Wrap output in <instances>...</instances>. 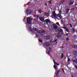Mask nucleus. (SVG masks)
Instances as JSON below:
<instances>
[{"instance_id":"f257e3e1","label":"nucleus","mask_w":77,"mask_h":77,"mask_svg":"<svg viewBox=\"0 0 77 77\" xmlns=\"http://www.w3.org/2000/svg\"><path fill=\"white\" fill-rule=\"evenodd\" d=\"M31 20H32V18L30 17L26 18V23L28 24H32V23H29L31 21Z\"/></svg>"},{"instance_id":"f03ea898","label":"nucleus","mask_w":77,"mask_h":77,"mask_svg":"<svg viewBox=\"0 0 77 77\" xmlns=\"http://www.w3.org/2000/svg\"><path fill=\"white\" fill-rule=\"evenodd\" d=\"M26 14H32V11L31 10H29L27 9L26 10Z\"/></svg>"},{"instance_id":"7ed1b4c3","label":"nucleus","mask_w":77,"mask_h":77,"mask_svg":"<svg viewBox=\"0 0 77 77\" xmlns=\"http://www.w3.org/2000/svg\"><path fill=\"white\" fill-rule=\"evenodd\" d=\"M44 22L45 23H46V24H48V23H51V22H50V20L48 19H46L45 21H44Z\"/></svg>"},{"instance_id":"20e7f679","label":"nucleus","mask_w":77,"mask_h":77,"mask_svg":"<svg viewBox=\"0 0 77 77\" xmlns=\"http://www.w3.org/2000/svg\"><path fill=\"white\" fill-rule=\"evenodd\" d=\"M57 34H58V35H57L56 36V37L57 38H60L61 36H62V35H61V33H60V32H58L57 33Z\"/></svg>"},{"instance_id":"39448f33","label":"nucleus","mask_w":77,"mask_h":77,"mask_svg":"<svg viewBox=\"0 0 77 77\" xmlns=\"http://www.w3.org/2000/svg\"><path fill=\"white\" fill-rule=\"evenodd\" d=\"M43 45L46 47H48L50 46V43H49L45 42L43 44Z\"/></svg>"},{"instance_id":"423d86ee","label":"nucleus","mask_w":77,"mask_h":77,"mask_svg":"<svg viewBox=\"0 0 77 77\" xmlns=\"http://www.w3.org/2000/svg\"><path fill=\"white\" fill-rule=\"evenodd\" d=\"M73 4H74V2L71 0L69 2V6H71V5H72Z\"/></svg>"},{"instance_id":"0eeeda50","label":"nucleus","mask_w":77,"mask_h":77,"mask_svg":"<svg viewBox=\"0 0 77 77\" xmlns=\"http://www.w3.org/2000/svg\"><path fill=\"white\" fill-rule=\"evenodd\" d=\"M45 37H46L45 39L46 40H49L51 38V37L50 35L46 36Z\"/></svg>"},{"instance_id":"6e6552de","label":"nucleus","mask_w":77,"mask_h":77,"mask_svg":"<svg viewBox=\"0 0 77 77\" xmlns=\"http://www.w3.org/2000/svg\"><path fill=\"white\" fill-rule=\"evenodd\" d=\"M39 20H40V21H41L42 22H44L45 21V20H44V18L43 17H39Z\"/></svg>"},{"instance_id":"1a4fd4ad","label":"nucleus","mask_w":77,"mask_h":77,"mask_svg":"<svg viewBox=\"0 0 77 77\" xmlns=\"http://www.w3.org/2000/svg\"><path fill=\"white\" fill-rule=\"evenodd\" d=\"M53 17H55V18L56 17V14L55 11H54V12H53Z\"/></svg>"},{"instance_id":"9d476101","label":"nucleus","mask_w":77,"mask_h":77,"mask_svg":"<svg viewBox=\"0 0 77 77\" xmlns=\"http://www.w3.org/2000/svg\"><path fill=\"white\" fill-rule=\"evenodd\" d=\"M77 52L76 51L74 50L72 51V53L74 55H75L77 54Z\"/></svg>"},{"instance_id":"9b49d317","label":"nucleus","mask_w":77,"mask_h":77,"mask_svg":"<svg viewBox=\"0 0 77 77\" xmlns=\"http://www.w3.org/2000/svg\"><path fill=\"white\" fill-rule=\"evenodd\" d=\"M69 9H66V14H68V12H69Z\"/></svg>"},{"instance_id":"f8f14e48","label":"nucleus","mask_w":77,"mask_h":77,"mask_svg":"<svg viewBox=\"0 0 77 77\" xmlns=\"http://www.w3.org/2000/svg\"><path fill=\"white\" fill-rule=\"evenodd\" d=\"M59 74H60V71H58L56 75L57 76V77H59Z\"/></svg>"},{"instance_id":"ddd939ff","label":"nucleus","mask_w":77,"mask_h":77,"mask_svg":"<svg viewBox=\"0 0 77 77\" xmlns=\"http://www.w3.org/2000/svg\"><path fill=\"white\" fill-rule=\"evenodd\" d=\"M60 4L62 5V4H63L65 2V0H63L61 1L60 2Z\"/></svg>"},{"instance_id":"4468645a","label":"nucleus","mask_w":77,"mask_h":77,"mask_svg":"<svg viewBox=\"0 0 77 77\" xmlns=\"http://www.w3.org/2000/svg\"><path fill=\"white\" fill-rule=\"evenodd\" d=\"M32 30L35 31H38V29H36V28H32Z\"/></svg>"},{"instance_id":"2eb2a0df","label":"nucleus","mask_w":77,"mask_h":77,"mask_svg":"<svg viewBox=\"0 0 77 77\" xmlns=\"http://www.w3.org/2000/svg\"><path fill=\"white\" fill-rule=\"evenodd\" d=\"M57 17H58L59 18H61V14H59L57 15Z\"/></svg>"},{"instance_id":"dca6fc26","label":"nucleus","mask_w":77,"mask_h":77,"mask_svg":"<svg viewBox=\"0 0 77 77\" xmlns=\"http://www.w3.org/2000/svg\"><path fill=\"white\" fill-rule=\"evenodd\" d=\"M38 12L39 13H40V14H41V13L42 12V10H41V9L38 10Z\"/></svg>"},{"instance_id":"f3484780","label":"nucleus","mask_w":77,"mask_h":77,"mask_svg":"<svg viewBox=\"0 0 77 77\" xmlns=\"http://www.w3.org/2000/svg\"><path fill=\"white\" fill-rule=\"evenodd\" d=\"M46 52L48 54H49L50 53V51L48 50L46 51Z\"/></svg>"},{"instance_id":"a211bd4d","label":"nucleus","mask_w":77,"mask_h":77,"mask_svg":"<svg viewBox=\"0 0 77 77\" xmlns=\"http://www.w3.org/2000/svg\"><path fill=\"white\" fill-rule=\"evenodd\" d=\"M29 30L30 32H32V28L31 27H29Z\"/></svg>"},{"instance_id":"6ab92c4d","label":"nucleus","mask_w":77,"mask_h":77,"mask_svg":"<svg viewBox=\"0 0 77 77\" xmlns=\"http://www.w3.org/2000/svg\"><path fill=\"white\" fill-rule=\"evenodd\" d=\"M56 26H54V30H56V29H57V25H56Z\"/></svg>"},{"instance_id":"aec40b11","label":"nucleus","mask_w":77,"mask_h":77,"mask_svg":"<svg viewBox=\"0 0 77 77\" xmlns=\"http://www.w3.org/2000/svg\"><path fill=\"white\" fill-rule=\"evenodd\" d=\"M54 68L55 69H57V66H56V65H55L54 66Z\"/></svg>"},{"instance_id":"412c9836","label":"nucleus","mask_w":77,"mask_h":77,"mask_svg":"<svg viewBox=\"0 0 77 77\" xmlns=\"http://www.w3.org/2000/svg\"><path fill=\"white\" fill-rule=\"evenodd\" d=\"M38 42H41V43H42V40H41L40 39H38Z\"/></svg>"},{"instance_id":"4be33fe9","label":"nucleus","mask_w":77,"mask_h":77,"mask_svg":"<svg viewBox=\"0 0 77 77\" xmlns=\"http://www.w3.org/2000/svg\"><path fill=\"white\" fill-rule=\"evenodd\" d=\"M72 48H77V46H76L75 45H73L72 46Z\"/></svg>"},{"instance_id":"5701e85b","label":"nucleus","mask_w":77,"mask_h":77,"mask_svg":"<svg viewBox=\"0 0 77 77\" xmlns=\"http://www.w3.org/2000/svg\"><path fill=\"white\" fill-rule=\"evenodd\" d=\"M57 41V39L55 40V41L54 40V42H56V43L55 44H57V42H56Z\"/></svg>"},{"instance_id":"b1692460","label":"nucleus","mask_w":77,"mask_h":77,"mask_svg":"<svg viewBox=\"0 0 77 77\" xmlns=\"http://www.w3.org/2000/svg\"><path fill=\"white\" fill-rule=\"evenodd\" d=\"M45 32V31L44 30H42L41 33H44Z\"/></svg>"},{"instance_id":"393cba45","label":"nucleus","mask_w":77,"mask_h":77,"mask_svg":"<svg viewBox=\"0 0 77 77\" xmlns=\"http://www.w3.org/2000/svg\"><path fill=\"white\" fill-rule=\"evenodd\" d=\"M66 32H69V29L67 28L66 29Z\"/></svg>"},{"instance_id":"a878e982","label":"nucleus","mask_w":77,"mask_h":77,"mask_svg":"<svg viewBox=\"0 0 77 77\" xmlns=\"http://www.w3.org/2000/svg\"><path fill=\"white\" fill-rule=\"evenodd\" d=\"M54 65H59V64H57V62H55L54 63Z\"/></svg>"},{"instance_id":"bb28decb","label":"nucleus","mask_w":77,"mask_h":77,"mask_svg":"<svg viewBox=\"0 0 77 77\" xmlns=\"http://www.w3.org/2000/svg\"><path fill=\"white\" fill-rule=\"evenodd\" d=\"M63 54H61V59H63Z\"/></svg>"},{"instance_id":"cd10ccee","label":"nucleus","mask_w":77,"mask_h":77,"mask_svg":"<svg viewBox=\"0 0 77 77\" xmlns=\"http://www.w3.org/2000/svg\"><path fill=\"white\" fill-rule=\"evenodd\" d=\"M30 2H28L27 4H26V5L27 6H28V5H30Z\"/></svg>"},{"instance_id":"c85d7f7f","label":"nucleus","mask_w":77,"mask_h":77,"mask_svg":"<svg viewBox=\"0 0 77 77\" xmlns=\"http://www.w3.org/2000/svg\"><path fill=\"white\" fill-rule=\"evenodd\" d=\"M54 42V40H51V43H53Z\"/></svg>"},{"instance_id":"c756f323","label":"nucleus","mask_w":77,"mask_h":77,"mask_svg":"<svg viewBox=\"0 0 77 77\" xmlns=\"http://www.w3.org/2000/svg\"><path fill=\"white\" fill-rule=\"evenodd\" d=\"M51 2H52V0H51L49 2H48V3L49 4H51Z\"/></svg>"},{"instance_id":"7c9ffc66","label":"nucleus","mask_w":77,"mask_h":77,"mask_svg":"<svg viewBox=\"0 0 77 77\" xmlns=\"http://www.w3.org/2000/svg\"><path fill=\"white\" fill-rule=\"evenodd\" d=\"M38 18H39V16L38 15H37L36 19H37V20H38Z\"/></svg>"},{"instance_id":"2f4dec72","label":"nucleus","mask_w":77,"mask_h":77,"mask_svg":"<svg viewBox=\"0 0 77 77\" xmlns=\"http://www.w3.org/2000/svg\"><path fill=\"white\" fill-rule=\"evenodd\" d=\"M66 41H68L69 40V38L68 37L66 38Z\"/></svg>"},{"instance_id":"473e14b6","label":"nucleus","mask_w":77,"mask_h":77,"mask_svg":"<svg viewBox=\"0 0 77 77\" xmlns=\"http://www.w3.org/2000/svg\"><path fill=\"white\" fill-rule=\"evenodd\" d=\"M37 33H41V31H37Z\"/></svg>"},{"instance_id":"72a5a7b5","label":"nucleus","mask_w":77,"mask_h":77,"mask_svg":"<svg viewBox=\"0 0 77 77\" xmlns=\"http://www.w3.org/2000/svg\"><path fill=\"white\" fill-rule=\"evenodd\" d=\"M59 32H63V29H61V30H60Z\"/></svg>"},{"instance_id":"f704fd0d","label":"nucleus","mask_w":77,"mask_h":77,"mask_svg":"<svg viewBox=\"0 0 77 77\" xmlns=\"http://www.w3.org/2000/svg\"><path fill=\"white\" fill-rule=\"evenodd\" d=\"M62 69V70L63 71V72L64 74H65V71H64V69Z\"/></svg>"},{"instance_id":"c9c22d12","label":"nucleus","mask_w":77,"mask_h":77,"mask_svg":"<svg viewBox=\"0 0 77 77\" xmlns=\"http://www.w3.org/2000/svg\"><path fill=\"white\" fill-rule=\"evenodd\" d=\"M51 47L49 48V50L50 51H51Z\"/></svg>"},{"instance_id":"e433bc0d","label":"nucleus","mask_w":77,"mask_h":77,"mask_svg":"<svg viewBox=\"0 0 77 77\" xmlns=\"http://www.w3.org/2000/svg\"><path fill=\"white\" fill-rule=\"evenodd\" d=\"M70 58H68V59L67 60V62H69V61H70Z\"/></svg>"},{"instance_id":"4c0bfd02","label":"nucleus","mask_w":77,"mask_h":77,"mask_svg":"<svg viewBox=\"0 0 77 77\" xmlns=\"http://www.w3.org/2000/svg\"><path fill=\"white\" fill-rule=\"evenodd\" d=\"M69 26L71 27H72V26L71 24H69Z\"/></svg>"},{"instance_id":"58836bf2","label":"nucleus","mask_w":77,"mask_h":77,"mask_svg":"<svg viewBox=\"0 0 77 77\" xmlns=\"http://www.w3.org/2000/svg\"><path fill=\"white\" fill-rule=\"evenodd\" d=\"M75 68L76 69H77V65H76L75 66Z\"/></svg>"},{"instance_id":"ea45409f","label":"nucleus","mask_w":77,"mask_h":77,"mask_svg":"<svg viewBox=\"0 0 77 77\" xmlns=\"http://www.w3.org/2000/svg\"><path fill=\"white\" fill-rule=\"evenodd\" d=\"M72 31H73V32H75V29H74V28L72 29Z\"/></svg>"},{"instance_id":"a19ab883","label":"nucleus","mask_w":77,"mask_h":77,"mask_svg":"<svg viewBox=\"0 0 77 77\" xmlns=\"http://www.w3.org/2000/svg\"><path fill=\"white\" fill-rule=\"evenodd\" d=\"M63 28L65 29H67V27H66V26H65L63 27Z\"/></svg>"},{"instance_id":"79ce46f5","label":"nucleus","mask_w":77,"mask_h":77,"mask_svg":"<svg viewBox=\"0 0 77 77\" xmlns=\"http://www.w3.org/2000/svg\"><path fill=\"white\" fill-rule=\"evenodd\" d=\"M37 17V15H34V18H36Z\"/></svg>"},{"instance_id":"37998d69","label":"nucleus","mask_w":77,"mask_h":77,"mask_svg":"<svg viewBox=\"0 0 77 77\" xmlns=\"http://www.w3.org/2000/svg\"><path fill=\"white\" fill-rule=\"evenodd\" d=\"M73 62H75V63H76V61H75V60H73Z\"/></svg>"},{"instance_id":"c03bdc74","label":"nucleus","mask_w":77,"mask_h":77,"mask_svg":"<svg viewBox=\"0 0 77 77\" xmlns=\"http://www.w3.org/2000/svg\"><path fill=\"white\" fill-rule=\"evenodd\" d=\"M36 38H38V37H39V36H38V35H36Z\"/></svg>"},{"instance_id":"a18cd8bd","label":"nucleus","mask_w":77,"mask_h":77,"mask_svg":"<svg viewBox=\"0 0 77 77\" xmlns=\"http://www.w3.org/2000/svg\"><path fill=\"white\" fill-rule=\"evenodd\" d=\"M59 22L57 23H56V24H57V25H59Z\"/></svg>"},{"instance_id":"49530a36","label":"nucleus","mask_w":77,"mask_h":77,"mask_svg":"<svg viewBox=\"0 0 77 77\" xmlns=\"http://www.w3.org/2000/svg\"><path fill=\"white\" fill-rule=\"evenodd\" d=\"M71 9H72V10H75V9L74 8H72Z\"/></svg>"},{"instance_id":"de8ad7c7","label":"nucleus","mask_w":77,"mask_h":77,"mask_svg":"<svg viewBox=\"0 0 77 77\" xmlns=\"http://www.w3.org/2000/svg\"><path fill=\"white\" fill-rule=\"evenodd\" d=\"M66 35L67 36H68V35H69V34H68V33H67L66 34Z\"/></svg>"},{"instance_id":"09e8293b","label":"nucleus","mask_w":77,"mask_h":77,"mask_svg":"<svg viewBox=\"0 0 77 77\" xmlns=\"http://www.w3.org/2000/svg\"><path fill=\"white\" fill-rule=\"evenodd\" d=\"M23 20H26V17H25L24 18Z\"/></svg>"},{"instance_id":"8fccbe9b","label":"nucleus","mask_w":77,"mask_h":77,"mask_svg":"<svg viewBox=\"0 0 77 77\" xmlns=\"http://www.w3.org/2000/svg\"><path fill=\"white\" fill-rule=\"evenodd\" d=\"M76 63L77 64V59L76 60Z\"/></svg>"},{"instance_id":"3c124183","label":"nucleus","mask_w":77,"mask_h":77,"mask_svg":"<svg viewBox=\"0 0 77 77\" xmlns=\"http://www.w3.org/2000/svg\"><path fill=\"white\" fill-rule=\"evenodd\" d=\"M53 61L54 63L56 62H55V60H53Z\"/></svg>"},{"instance_id":"603ef678","label":"nucleus","mask_w":77,"mask_h":77,"mask_svg":"<svg viewBox=\"0 0 77 77\" xmlns=\"http://www.w3.org/2000/svg\"><path fill=\"white\" fill-rule=\"evenodd\" d=\"M58 26H59V27H60V24H58Z\"/></svg>"},{"instance_id":"864d4df0","label":"nucleus","mask_w":77,"mask_h":77,"mask_svg":"<svg viewBox=\"0 0 77 77\" xmlns=\"http://www.w3.org/2000/svg\"><path fill=\"white\" fill-rule=\"evenodd\" d=\"M59 13L60 14H61V11H60Z\"/></svg>"},{"instance_id":"5fc2aeb1","label":"nucleus","mask_w":77,"mask_h":77,"mask_svg":"<svg viewBox=\"0 0 77 77\" xmlns=\"http://www.w3.org/2000/svg\"><path fill=\"white\" fill-rule=\"evenodd\" d=\"M61 23H62V22H63V21L62 20L61 21Z\"/></svg>"},{"instance_id":"6e6d98bb","label":"nucleus","mask_w":77,"mask_h":77,"mask_svg":"<svg viewBox=\"0 0 77 77\" xmlns=\"http://www.w3.org/2000/svg\"><path fill=\"white\" fill-rule=\"evenodd\" d=\"M75 56H77V53L75 55Z\"/></svg>"},{"instance_id":"4d7b16f0","label":"nucleus","mask_w":77,"mask_h":77,"mask_svg":"<svg viewBox=\"0 0 77 77\" xmlns=\"http://www.w3.org/2000/svg\"><path fill=\"white\" fill-rule=\"evenodd\" d=\"M69 11H70V10H72L71 9H69Z\"/></svg>"},{"instance_id":"13d9d810","label":"nucleus","mask_w":77,"mask_h":77,"mask_svg":"<svg viewBox=\"0 0 77 77\" xmlns=\"http://www.w3.org/2000/svg\"><path fill=\"white\" fill-rule=\"evenodd\" d=\"M55 32H57V31L56 30H55Z\"/></svg>"},{"instance_id":"bf43d9fd","label":"nucleus","mask_w":77,"mask_h":77,"mask_svg":"<svg viewBox=\"0 0 77 77\" xmlns=\"http://www.w3.org/2000/svg\"><path fill=\"white\" fill-rule=\"evenodd\" d=\"M45 5L46 6H47V4H45Z\"/></svg>"},{"instance_id":"052dcab7","label":"nucleus","mask_w":77,"mask_h":77,"mask_svg":"<svg viewBox=\"0 0 77 77\" xmlns=\"http://www.w3.org/2000/svg\"><path fill=\"white\" fill-rule=\"evenodd\" d=\"M65 45H68V44L67 43H66Z\"/></svg>"},{"instance_id":"680f3d73","label":"nucleus","mask_w":77,"mask_h":77,"mask_svg":"<svg viewBox=\"0 0 77 77\" xmlns=\"http://www.w3.org/2000/svg\"><path fill=\"white\" fill-rule=\"evenodd\" d=\"M66 8H68V6H66Z\"/></svg>"},{"instance_id":"e2e57ef3","label":"nucleus","mask_w":77,"mask_h":77,"mask_svg":"<svg viewBox=\"0 0 77 77\" xmlns=\"http://www.w3.org/2000/svg\"><path fill=\"white\" fill-rule=\"evenodd\" d=\"M72 77H74V76H73V75H72Z\"/></svg>"},{"instance_id":"0e129e2a","label":"nucleus","mask_w":77,"mask_h":77,"mask_svg":"<svg viewBox=\"0 0 77 77\" xmlns=\"http://www.w3.org/2000/svg\"><path fill=\"white\" fill-rule=\"evenodd\" d=\"M76 5H77V4H75V6H76Z\"/></svg>"},{"instance_id":"69168bd1","label":"nucleus","mask_w":77,"mask_h":77,"mask_svg":"<svg viewBox=\"0 0 77 77\" xmlns=\"http://www.w3.org/2000/svg\"><path fill=\"white\" fill-rule=\"evenodd\" d=\"M62 48H64L63 47H62Z\"/></svg>"},{"instance_id":"338daca9","label":"nucleus","mask_w":77,"mask_h":77,"mask_svg":"<svg viewBox=\"0 0 77 77\" xmlns=\"http://www.w3.org/2000/svg\"><path fill=\"white\" fill-rule=\"evenodd\" d=\"M75 58V59H76V58Z\"/></svg>"},{"instance_id":"774afa93","label":"nucleus","mask_w":77,"mask_h":77,"mask_svg":"<svg viewBox=\"0 0 77 77\" xmlns=\"http://www.w3.org/2000/svg\"><path fill=\"white\" fill-rule=\"evenodd\" d=\"M30 17H32V16Z\"/></svg>"}]
</instances>
